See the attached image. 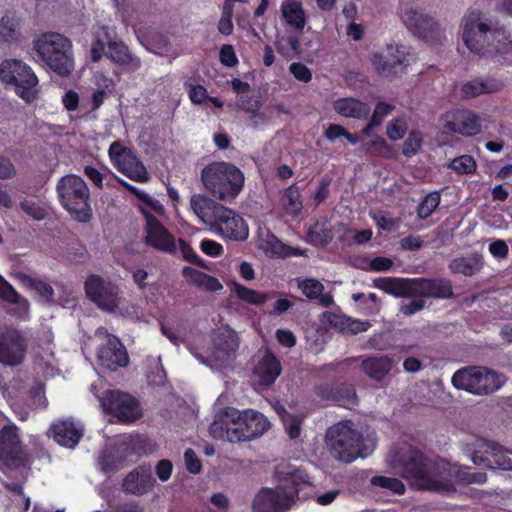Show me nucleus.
Masks as SVG:
<instances>
[{
	"instance_id": "nucleus-1",
	"label": "nucleus",
	"mask_w": 512,
	"mask_h": 512,
	"mask_svg": "<svg viewBox=\"0 0 512 512\" xmlns=\"http://www.w3.org/2000/svg\"><path fill=\"white\" fill-rule=\"evenodd\" d=\"M390 465L414 487L451 495L457 484H484L487 474L470 472L468 467L451 464L442 458H427L410 445H403L389 455Z\"/></svg>"
},
{
	"instance_id": "nucleus-2",
	"label": "nucleus",
	"mask_w": 512,
	"mask_h": 512,
	"mask_svg": "<svg viewBox=\"0 0 512 512\" xmlns=\"http://www.w3.org/2000/svg\"><path fill=\"white\" fill-rule=\"evenodd\" d=\"M460 28L461 39L471 53L497 61L512 62L510 34L492 19L472 11L462 18Z\"/></svg>"
},
{
	"instance_id": "nucleus-3",
	"label": "nucleus",
	"mask_w": 512,
	"mask_h": 512,
	"mask_svg": "<svg viewBox=\"0 0 512 512\" xmlns=\"http://www.w3.org/2000/svg\"><path fill=\"white\" fill-rule=\"evenodd\" d=\"M32 52L37 61L62 77L74 70L72 42L57 32H44L32 41Z\"/></svg>"
},
{
	"instance_id": "nucleus-4",
	"label": "nucleus",
	"mask_w": 512,
	"mask_h": 512,
	"mask_svg": "<svg viewBox=\"0 0 512 512\" xmlns=\"http://www.w3.org/2000/svg\"><path fill=\"white\" fill-rule=\"evenodd\" d=\"M204 189L214 199L232 202L242 191L245 176L234 164L229 162H212L201 171Z\"/></svg>"
},
{
	"instance_id": "nucleus-5",
	"label": "nucleus",
	"mask_w": 512,
	"mask_h": 512,
	"mask_svg": "<svg viewBox=\"0 0 512 512\" xmlns=\"http://www.w3.org/2000/svg\"><path fill=\"white\" fill-rule=\"evenodd\" d=\"M86 296L101 310L125 318L138 316V307L120 296L117 284L98 275H90L84 283Z\"/></svg>"
},
{
	"instance_id": "nucleus-6",
	"label": "nucleus",
	"mask_w": 512,
	"mask_h": 512,
	"mask_svg": "<svg viewBox=\"0 0 512 512\" xmlns=\"http://www.w3.org/2000/svg\"><path fill=\"white\" fill-rule=\"evenodd\" d=\"M56 189L61 205L75 220L88 222L91 219L90 190L83 178L75 174L63 176Z\"/></svg>"
},
{
	"instance_id": "nucleus-7",
	"label": "nucleus",
	"mask_w": 512,
	"mask_h": 512,
	"mask_svg": "<svg viewBox=\"0 0 512 512\" xmlns=\"http://www.w3.org/2000/svg\"><path fill=\"white\" fill-rule=\"evenodd\" d=\"M326 444L331 455L346 463L364 456L361 437L350 421L339 422L326 432Z\"/></svg>"
},
{
	"instance_id": "nucleus-8",
	"label": "nucleus",
	"mask_w": 512,
	"mask_h": 512,
	"mask_svg": "<svg viewBox=\"0 0 512 512\" xmlns=\"http://www.w3.org/2000/svg\"><path fill=\"white\" fill-rule=\"evenodd\" d=\"M0 79L5 84L13 85L16 94L27 103L38 97V77L32 68L21 60H4L0 64Z\"/></svg>"
},
{
	"instance_id": "nucleus-9",
	"label": "nucleus",
	"mask_w": 512,
	"mask_h": 512,
	"mask_svg": "<svg viewBox=\"0 0 512 512\" xmlns=\"http://www.w3.org/2000/svg\"><path fill=\"white\" fill-rule=\"evenodd\" d=\"M239 347V338L235 331L225 327L217 330L212 337V343L206 355L194 350L191 353L200 363L209 366L213 370L226 367L234 358Z\"/></svg>"
},
{
	"instance_id": "nucleus-10",
	"label": "nucleus",
	"mask_w": 512,
	"mask_h": 512,
	"mask_svg": "<svg viewBox=\"0 0 512 512\" xmlns=\"http://www.w3.org/2000/svg\"><path fill=\"white\" fill-rule=\"evenodd\" d=\"M505 382L503 375L483 367H469L458 370L452 377V384L457 389L473 394H489L498 390Z\"/></svg>"
},
{
	"instance_id": "nucleus-11",
	"label": "nucleus",
	"mask_w": 512,
	"mask_h": 512,
	"mask_svg": "<svg viewBox=\"0 0 512 512\" xmlns=\"http://www.w3.org/2000/svg\"><path fill=\"white\" fill-rule=\"evenodd\" d=\"M400 18L414 36L428 43H441L446 39L445 31L441 25L415 7H405L400 14Z\"/></svg>"
},
{
	"instance_id": "nucleus-12",
	"label": "nucleus",
	"mask_w": 512,
	"mask_h": 512,
	"mask_svg": "<svg viewBox=\"0 0 512 512\" xmlns=\"http://www.w3.org/2000/svg\"><path fill=\"white\" fill-rule=\"evenodd\" d=\"M112 165L122 174L135 182H146L149 179L144 164L134 152L121 141H114L108 149Z\"/></svg>"
},
{
	"instance_id": "nucleus-13",
	"label": "nucleus",
	"mask_w": 512,
	"mask_h": 512,
	"mask_svg": "<svg viewBox=\"0 0 512 512\" xmlns=\"http://www.w3.org/2000/svg\"><path fill=\"white\" fill-rule=\"evenodd\" d=\"M94 339L99 343L97 358L102 366L116 370L127 365V352L117 337L101 327L95 331Z\"/></svg>"
},
{
	"instance_id": "nucleus-14",
	"label": "nucleus",
	"mask_w": 512,
	"mask_h": 512,
	"mask_svg": "<svg viewBox=\"0 0 512 512\" xmlns=\"http://www.w3.org/2000/svg\"><path fill=\"white\" fill-rule=\"evenodd\" d=\"M210 229L223 239L245 241L249 228L245 220L233 209L222 206L210 225Z\"/></svg>"
},
{
	"instance_id": "nucleus-15",
	"label": "nucleus",
	"mask_w": 512,
	"mask_h": 512,
	"mask_svg": "<svg viewBox=\"0 0 512 512\" xmlns=\"http://www.w3.org/2000/svg\"><path fill=\"white\" fill-rule=\"evenodd\" d=\"M24 334L13 328H0V363L15 367L21 365L27 352Z\"/></svg>"
},
{
	"instance_id": "nucleus-16",
	"label": "nucleus",
	"mask_w": 512,
	"mask_h": 512,
	"mask_svg": "<svg viewBox=\"0 0 512 512\" xmlns=\"http://www.w3.org/2000/svg\"><path fill=\"white\" fill-rule=\"evenodd\" d=\"M443 129L470 137L478 135L482 130L480 117L468 109H451L443 113L439 118Z\"/></svg>"
},
{
	"instance_id": "nucleus-17",
	"label": "nucleus",
	"mask_w": 512,
	"mask_h": 512,
	"mask_svg": "<svg viewBox=\"0 0 512 512\" xmlns=\"http://www.w3.org/2000/svg\"><path fill=\"white\" fill-rule=\"evenodd\" d=\"M295 503V493L279 485L276 488H262L254 497V512H285Z\"/></svg>"
},
{
	"instance_id": "nucleus-18",
	"label": "nucleus",
	"mask_w": 512,
	"mask_h": 512,
	"mask_svg": "<svg viewBox=\"0 0 512 512\" xmlns=\"http://www.w3.org/2000/svg\"><path fill=\"white\" fill-rule=\"evenodd\" d=\"M104 411L115 416L121 422H132L140 416L136 399L121 391H108L100 399Z\"/></svg>"
},
{
	"instance_id": "nucleus-19",
	"label": "nucleus",
	"mask_w": 512,
	"mask_h": 512,
	"mask_svg": "<svg viewBox=\"0 0 512 512\" xmlns=\"http://www.w3.org/2000/svg\"><path fill=\"white\" fill-rule=\"evenodd\" d=\"M240 418V410L233 407H228L218 412L210 425V434L216 439L229 442L243 441Z\"/></svg>"
},
{
	"instance_id": "nucleus-20",
	"label": "nucleus",
	"mask_w": 512,
	"mask_h": 512,
	"mask_svg": "<svg viewBox=\"0 0 512 512\" xmlns=\"http://www.w3.org/2000/svg\"><path fill=\"white\" fill-rule=\"evenodd\" d=\"M142 213L146 219V244L161 252L174 254L177 250L175 237L154 216L148 215L143 207Z\"/></svg>"
},
{
	"instance_id": "nucleus-21",
	"label": "nucleus",
	"mask_w": 512,
	"mask_h": 512,
	"mask_svg": "<svg viewBox=\"0 0 512 512\" xmlns=\"http://www.w3.org/2000/svg\"><path fill=\"white\" fill-rule=\"evenodd\" d=\"M22 458V446L17 427L7 425L0 431V469L6 470L19 464Z\"/></svg>"
},
{
	"instance_id": "nucleus-22",
	"label": "nucleus",
	"mask_w": 512,
	"mask_h": 512,
	"mask_svg": "<svg viewBox=\"0 0 512 512\" xmlns=\"http://www.w3.org/2000/svg\"><path fill=\"white\" fill-rule=\"evenodd\" d=\"M471 460L475 465H483L489 469L512 470V459L501 446L494 443H485L484 449L473 453Z\"/></svg>"
},
{
	"instance_id": "nucleus-23",
	"label": "nucleus",
	"mask_w": 512,
	"mask_h": 512,
	"mask_svg": "<svg viewBox=\"0 0 512 512\" xmlns=\"http://www.w3.org/2000/svg\"><path fill=\"white\" fill-rule=\"evenodd\" d=\"M156 485L151 471V467L148 465H141L131 471L122 482V488L124 492L142 496L151 492Z\"/></svg>"
},
{
	"instance_id": "nucleus-24",
	"label": "nucleus",
	"mask_w": 512,
	"mask_h": 512,
	"mask_svg": "<svg viewBox=\"0 0 512 512\" xmlns=\"http://www.w3.org/2000/svg\"><path fill=\"white\" fill-rule=\"evenodd\" d=\"M54 440L61 446L66 448H74L83 436V425L74 420L67 418L55 421L51 426Z\"/></svg>"
},
{
	"instance_id": "nucleus-25",
	"label": "nucleus",
	"mask_w": 512,
	"mask_h": 512,
	"mask_svg": "<svg viewBox=\"0 0 512 512\" xmlns=\"http://www.w3.org/2000/svg\"><path fill=\"white\" fill-rule=\"evenodd\" d=\"M189 204L191 211L198 220L209 227L216 217V214L223 206L221 203L215 201L212 196L209 197L205 194L192 195Z\"/></svg>"
},
{
	"instance_id": "nucleus-26",
	"label": "nucleus",
	"mask_w": 512,
	"mask_h": 512,
	"mask_svg": "<svg viewBox=\"0 0 512 512\" xmlns=\"http://www.w3.org/2000/svg\"><path fill=\"white\" fill-rule=\"evenodd\" d=\"M240 427L242 428L243 441H248L264 434L270 427V422L261 413L247 409L240 411Z\"/></svg>"
},
{
	"instance_id": "nucleus-27",
	"label": "nucleus",
	"mask_w": 512,
	"mask_h": 512,
	"mask_svg": "<svg viewBox=\"0 0 512 512\" xmlns=\"http://www.w3.org/2000/svg\"><path fill=\"white\" fill-rule=\"evenodd\" d=\"M280 15L283 23L295 32H301L306 26L307 15L300 0H283Z\"/></svg>"
},
{
	"instance_id": "nucleus-28",
	"label": "nucleus",
	"mask_w": 512,
	"mask_h": 512,
	"mask_svg": "<svg viewBox=\"0 0 512 512\" xmlns=\"http://www.w3.org/2000/svg\"><path fill=\"white\" fill-rule=\"evenodd\" d=\"M451 295V285L447 280H412V296L448 298Z\"/></svg>"
},
{
	"instance_id": "nucleus-29",
	"label": "nucleus",
	"mask_w": 512,
	"mask_h": 512,
	"mask_svg": "<svg viewBox=\"0 0 512 512\" xmlns=\"http://www.w3.org/2000/svg\"><path fill=\"white\" fill-rule=\"evenodd\" d=\"M104 36L107 39V50L105 51L107 58L131 70L140 67V60L134 57L123 43L113 40L110 30L104 31Z\"/></svg>"
},
{
	"instance_id": "nucleus-30",
	"label": "nucleus",
	"mask_w": 512,
	"mask_h": 512,
	"mask_svg": "<svg viewBox=\"0 0 512 512\" xmlns=\"http://www.w3.org/2000/svg\"><path fill=\"white\" fill-rule=\"evenodd\" d=\"M332 108L338 115L356 120H364L370 114L369 104L353 97H343L334 100Z\"/></svg>"
},
{
	"instance_id": "nucleus-31",
	"label": "nucleus",
	"mask_w": 512,
	"mask_h": 512,
	"mask_svg": "<svg viewBox=\"0 0 512 512\" xmlns=\"http://www.w3.org/2000/svg\"><path fill=\"white\" fill-rule=\"evenodd\" d=\"M503 88V83L494 78H475L464 82L460 87L463 98L470 99L482 94L495 93Z\"/></svg>"
},
{
	"instance_id": "nucleus-32",
	"label": "nucleus",
	"mask_w": 512,
	"mask_h": 512,
	"mask_svg": "<svg viewBox=\"0 0 512 512\" xmlns=\"http://www.w3.org/2000/svg\"><path fill=\"white\" fill-rule=\"evenodd\" d=\"M280 372V362L270 352H265L254 369V375L258 382L265 386L273 384Z\"/></svg>"
},
{
	"instance_id": "nucleus-33",
	"label": "nucleus",
	"mask_w": 512,
	"mask_h": 512,
	"mask_svg": "<svg viewBox=\"0 0 512 512\" xmlns=\"http://www.w3.org/2000/svg\"><path fill=\"white\" fill-rule=\"evenodd\" d=\"M373 287L394 297L412 296V280L394 277H381L373 280Z\"/></svg>"
},
{
	"instance_id": "nucleus-34",
	"label": "nucleus",
	"mask_w": 512,
	"mask_h": 512,
	"mask_svg": "<svg viewBox=\"0 0 512 512\" xmlns=\"http://www.w3.org/2000/svg\"><path fill=\"white\" fill-rule=\"evenodd\" d=\"M325 317L331 326L347 334L365 332L371 327L368 321L354 319L342 314L329 312L325 314Z\"/></svg>"
},
{
	"instance_id": "nucleus-35",
	"label": "nucleus",
	"mask_w": 512,
	"mask_h": 512,
	"mask_svg": "<svg viewBox=\"0 0 512 512\" xmlns=\"http://www.w3.org/2000/svg\"><path fill=\"white\" fill-rule=\"evenodd\" d=\"M395 362L388 356H373L362 361V370L371 379L381 381L392 370Z\"/></svg>"
},
{
	"instance_id": "nucleus-36",
	"label": "nucleus",
	"mask_w": 512,
	"mask_h": 512,
	"mask_svg": "<svg viewBox=\"0 0 512 512\" xmlns=\"http://www.w3.org/2000/svg\"><path fill=\"white\" fill-rule=\"evenodd\" d=\"M0 298L15 305L14 313L19 318H27L29 313V302L22 297L13 286L0 275Z\"/></svg>"
},
{
	"instance_id": "nucleus-37",
	"label": "nucleus",
	"mask_w": 512,
	"mask_h": 512,
	"mask_svg": "<svg viewBox=\"0 0 512 512\" xmlns=\"http://www.w3.org/2000/svg\"><path fill=\"white\" fill-rule=\"evenodd\" d=\"M238 105L247 114V120L251 127L260 128L268 124L271 113L267 108L262 109V102L259 99L247 103L240 99Z\"/></svg>"
},
{
	"instance_id": "nucleus-38",
	"label": "nucleus",
	"mask_w": 512,
	"mask_h": 512,
	"mask_svg": "<svg viewBox=\"0 0 512 512\" xmlns=\"http://www.w3.org/2000/svg\"><path fill=\"white\" fill-rule=\"evenodd\" d=\"M53 338V332L50 329H47L43 332V336L38 339V342L34 347V354L37 363L46 368H53L56 362L53 352Z\"/></svg>"
},
{
	"instance_id": "nucleus-39",
	"label": "nucleus",
	"mask_w": 512,
	"mask_h": 512,
	"mask_svg": "<svg viewBox=\"0 0 512 512\" xmlns=\"http://www.w3.org/2000/svg\"><path fill=\"white\" fill-rule=\"evenodd\" d=\"M279 204L283 213L290 217H297L303 208L300 190L296 185H291L281 192Z\"/></svg>"
},
{
	"instance_id": "nucleus-40",
	"label": "nucleus",
	"mask_w": 512,
	"mask_h": 512,
	"mask_svg": "<svg viewBox=\"0 0 512 512\" xmlns=\"http://www.w3.org/2000/svg\"><path fill=\"white\" fill-rule=\"evenodd\" d=\"M262 249L266 255L277 258L305 255V251L285 245L274 235H267L262 243Z\"/></svg>"
},
{
	"instance_id": "nucleus-41",
	"label": "nucleus",
	"mask_w": 512,
	"mask_h": 512,
	"mask_svg": "<svg viewBox=\"0 0 512 512\" xmlns=\"http://www.w3.org/2000/svg\"><path fill=\"white\" fill-rule=\"evenodd\" d=\"M182 274L187 281L207 291L216 292L223 288L218 279L195 268L185 267Z\"/></svg>"
},
{
	"instance_id": "nucleus-42",
	"label": "nucleus",
	"mask_w": 512,
	"mask_h": 512,
	"mask_svg": "<svg viewBox=\"0 0 512 512\" xmlns=\"http://www.w3.org/2000/svg\"><path fill=\"white\" fill-rule=\"evenodd\" d=\"M299 289L309 299H317L324 307H329L333 304V298L330 294H323L324 286L317 279H305L299 281Z\"/></svg>"
},
{
	"instance_id": "nucleus-43",
	"label": "nucleus",
	"mask_w": 512,
	"mask_h": 512,
	"mask_svg": "<svg viewBox=\"0 0 512 512\" xmlns=\"http://www.w3.org/2000/svg\"><path fill=\"white\" fill-rule=\"evenodd\" d=\"M232 291L241 301L255 306H261L276 297L275 292H259L239 283H233Z\"/></svg>"
},
{
	"instance_id": "nucleus-44",
	"label": "nucleus",
	"mask_w": 512,
	"mask_h": 512,
	"mask_svg": "<svg viewBox=\"0 0 512 512\" xmlns=\"http://www.w3.org/2000/svg\"><path fill=\"white\" fill-rule=\"evenodd\" d=\"M20 39V19L12 13L0 19V42H17Z\"/></svg>"
},
{
	"instance_id": "nucleus-45",
	"label": "nucleus",
	"mask_w": 512,
	"mask_h": 512,
	"mask_svg": "<svg viewBox=\"0 0 512 512\" xmlns=\"http://www.w3.org/2000/svg\"><path fill=\"white\" fill-rule=\"evenodd\" d=\"M386 53L393 63V69L396 71L397 67H407L414 61V56L411 49L403 44L389 43L386 46Z\"/></svg>"
},
{
	"instance_id": "nucleus-46",
	"label": "nucleus",
	"mask_w": 512,
	"mask_h": 512,
	"mask_svg": "<svg viewBox=\"0 0 512 512\" xmlns=\"http://www.w3.org/2000/svg\"><path fill=\"white\" fill-rule=\"evenodd\" d=\"M482 267L481 260L478 256L458 257L453 259L449 268L453 273H459L465 276H472Z\"/></svg>"
},
{
	"instance_id": "nucleus-47",
	"label": "nucleus",
	"mask_w": 512,
	"mask_h": 512,
	"mask_svg": "<svg viewBox=\"0 0 512 512\" xmlns=\"http://www.w3.org/2000/svg\"><path fill=\"white\" fill-rule=\"evenodd\" d=\"M308 241L313 245H326L331 239V231L326 221H317L307 230Z\"/></svg>"
},
{
	"instance_id": "nucleus-48",
	"label": "nucleus",
	"mask_w": 512,
	"mask_h": 512,
	"mask_svg": "<svg viewBox=\"0 0 512 512\" xmlns=\"http://www.w3.org/2000/svg\"><path fill=\"white\" fill-rule=\"evenodd\" d=\"M281 486L285 487L288 492L295 493L296 498L305 487L310 486V480L304 471L297 469L289 473Z\"/></svg>"
},
{
	"instance_id": "nucleus-49",
	"label": "nucleus",
	"mask_w": 512,
	"mask_h": 512,
	"mask_svg": "<svg viewBox=\"0 0 512 512\" xmlns=\"http://www.w3.org/2000/svg\"><path fill=\"white\" fill-rule=\"evenodd\" d=\"M281 416L286 432L291 439H296L300 436L301 423L303 417L292 415L282 407L276 409Z\"/></svg>"
},
{
	"instance_id": "nucleus-50",
	"label": "nucleus",
	"mask_w": 512,
	"mask_h": 512,
	"mask_svg": "<svg viewBox=\"0 0 512 512\" xmlns=\"http://www.w3.org/2000/svg\"><path fill=\"white\" fill-rule=\"evenodd\" d=\"M276 48L280 54L285 57H292L300 52L298 37L294 34L278 36Z\"/></svg>"
},
{
	"instance_id": "nucleus-51",
	"label": "nucleus",
	"mask_w": 512,
	"mask_h": 512,
	"mask_svg": "<svg viewBox=\"0 0 512 512\" xmlns=\"http://www.w3.org/2000/svg\"><path fill=\"white\" fill-rule=\"evenodd\" d=\"M424 134L419 130H411L403 143L402 153L410 158L418 154L422 149Z\"/></svg>"
},
{
	"instance_id": "nucleus-52",
	"label": "nucleus",
	"mask_w": 512,
	"mask_h": 512,
	"mask_svg": "<svg viewBox=\"0 0 512 512\" xmlns=\"http://www.w3.org/2000/svg\"><path fill=\"white\" fill-rule=\"evenodd\" d=\"M371 484L392 491L398 495H402L405 492V485L400 480L392 477L374 476L371 479Z\"/></svg>"
},
{
	"instance_id": "nucleus-53",
	"label": "nucleus",
	"mask_w": 512,
	"mask_h": 512,
	"mask_svg": "<svg viewBox=\"0 0 512 512\" xmlns=\"http://www.w3.org/2000/svg\"><path fill=\"white\" fill-rule=\"evenodd\" d=\"M476 161L470 155H461L454 158L449 167L459 174H470L476 170Z\"/></svg>"
},
{
	"instance_id": "nucleus-54",
	"label": "nucleus",
	"mask_w": 512,
	"mask_h": 512,
	"mask_svg": "<svg viewBox=\"0 0 512 512\" xmlns=\"http://www.w3.org/2000/svg\"><path fill=\"white\" fill-rule=\"evenodd\" d=\"M440 199V194L436 191L426 195L418 207L419 217L422 219L428 218L439 205Z\"/></svg>"
},
{
	"instance_id": "nucleus-55",
	"label": "nucleus",
	"mask_w": 512,
	"mask_h": 512,
	"mask_svg": "<svg viewBox=\"0 0 512 512\" xmlns=\"http://www.w3.org/2000/svg\"><path fill=\"white\" fill-rule=\"evenodd\" d=\"M407 129L408 125L404 118H394L386 126V135L390 140L397 141L404 137Z\"/></svg>"
},
{
	"instance_id": "nucleus-56",
	"label": "nucleus",
	"mask_w": 512,
	"mask_h": 512,
	"mask_svg": "<svg viewBox=\"0 0 512 512\" xmlns=\"http://www.w3.org/2000/svg\"><path fill=\"white\" fill-rule=\"evenodd\" d=\"M371 63L375 70L383 76H391L396 73L393 69V63L387 54L374 53L371 58Z\"/></svg>"
},
{
	"instance_id": "nucleus-57",
	"label": "nucleus",
	"mask_w": 512,
	"mask_h": 512,
	"mask_svg": "<svg viewBox=\"0 0 512 512\" xmlns=\"http://www.w3.org/2000/svg\"><path fill=\"white\" fill-rule=\"evenodd\" d=\"M104 31H109V29L103 27L96 33V41L91 48V58L95 62L99 61L107 50V39L104 36Z\"/></svg>"
},
{
	"instance_id": "nucleus-58",
	"label": "nucleus",
	"mask_w": 512,
	"mask_h": 512,
	"mask_svg": "<svg viewBox=\"0 0 512 512\" xmlns=\"http://www.w3.org/2000/svg\"><path fill=\"white\" fill-rule=\"evenodd\" d=\"M218 30L223 35H230L233 31L232 4L225 2L222 17L218 23Z\"/></svg>"
},
{
	"instance_id": "nucleus-59",
	"label": "nucleus",
	"mask_w": 512,
	"mask_h": 512,
	"mask_svg": "<svg viewBox=\"0 0 512 512\" xmlns=\"http://www.w3.org/2000/svg\"><path fill=\"white\" fill-rule=\"evenodd\" d=\"M394 109L395 106L390 103L384 101L378 102L370 118L372 120V124H377L378 126H380L383 120L388 115H390L394 111Z\"/></svg>"
},
{
	"instance_id": "nucleus-60",
	"label": "nucleus",
	"mask_w": 512,
	"mask_h": 512,
	"mask_svg": "<svg viewBox=\"0 0 512 512\" xmlns=\"http://www.w3.org/2000/svg\"><path fill=\"white\" fill-rule=\"evenodd\" d=\"M20 207L28 216L34 220L40 221L46 216L45 209L32 200H23L20 203Z\"/></svg>"
},
{
	"instance_id": "nucleus-61",
	"label": "nucleus",
	"mask_w": 512,
	"mask_h": 512,
	"mask_svg": "<svg viewBox=\"0 0 512 512\" xmlns=\"http://www.w3.org/2000/svg\"><path fill=\"white\" fill-rule=\"evenodd\" d=\"M188 88V96L193 104L200 105L208 99V92L202 85L186 84Z\"/></svg>"
},
{
	"instance_id": "nucleus-62",
	"label": "nucleus",
	"mask_w": 512,
	"mask_h": 512,
	"mask_svg": "<svg viewBox=\"0 0 512 512\" xmlns=\"http://www.w3.org/2000/svg\"><path fill=\"white\" fill-rule=\"evenodd\" d=\"M142 203L140 205V210L142 211V207L146 209L148 215H151L150 212L153 211L159 215H163L165 209L159 200L153 198L149 194L145 193L140 200Z\"/></svg>"
},
{
	"instance_id": "nucleus-63",
	"label": "nucleus",
	"mask_w": 512,
	"mask_h": 512,
	"mask_svg": "<svg viewBox=\"0 0 512 512\" xmlns=\"http://www.w3.org/2000/svg\"><path fill=\"white\" fill-rule=\"evenodd\" d=\"M290 73L299 81L307 83L312 79V73L309 68L299 62L292 63L289 66Z\"/></svg>"
},
{
	"instance_id": "nucleus-64",
	"label": "nucleus",
	"mask_w": 512,
	"mask_h": 512,
	"mask_svg": "<svg viewBox=\"0 0 512 512\" xmlns=\"http://www.w3.org/2000/svg\"><path fill=\"white\" fill-rule=\"evenodd\" d=\"M173 471V464L170 460L162 459L157 462L155 466V473L161 482H166L170 479Z\"/></svg>"
}]
</instances>
